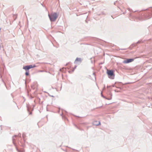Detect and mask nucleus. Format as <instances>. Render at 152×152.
<instances>
[{
  "label": "nucleus",
  "mask_w": 152,
  "mask_h": 152,
  "mask_svg": "<svg viewBox=\"0 0 152 152\" xmlns=\"http://www.w3.org/2000/svg\"><path fill=\"white\" fill-rule=\"evenodd\" d=\"M107 74L109 78L113 79V78L112 77V76H114L113 72L112 71L107 70Z\"/></svg>",
  "instance_id": "nucleus-2"
},
{
  "label": "nucleus",
  "mask_w": 152,
  "mask_h": 152,
  "mask_svg": "<svg viewBox=\"0 0 152 152\" xmlns=\"http://www.w3.org/2000/svg\"><path fill=\"white\" fill-rule=\"evenodd\" d=\"M19 152H24V151H19Z\"/></svg>",
  "instance_id": "nucleus-8"
},
{
  "label": "nucleus",
  "mask_w": 152,
  "mask_h": 152,
  "mask_svg": "<svg viewBox=\"0 0 152 152\" xmlns=\"http://www.w3.org/2000/svg\"><path fill=\"white\" fill-rule=\"evenodd\" d=\"M48 16L51 21H54L56 20L58 17V15L56 12H54L51 15L49 14Z\"/></svg>",
  "instance_id": "nucleus-1"
},
{
  "label": "nucleus",
  "mask_w": 152,
  "mask_h": 152,
  "mask_svg": "<svg viewBox=\"0 0 152 152\" xmlns=\"http://www.w3.org/2000/svg\"><path fill=\"white\" fill-rule=\"evenodd\" d=\"M78 61L80 62L81 61V59L80 58H77L75 60V61Z\"/></svg>",
  "instance_id": "nucleus-6"
},
{
  "label": "nucleus",
  "mask_w": 152,
  "mask_h": 152,
  "mask_svg": "<svg viewBox=\"0 0 152 152\" xmlns=\"http://www.w3.org/2000/svg\"><path fill=\"white\" fill-rule=\"evenodd\" d=\"M134 59H128L125 60H124L123 61V63L124 64L128 63L130 62H131L134 61Z\"/></svg>",
  "instance_id": "nucleus-4"
},
{
  "label": "nucleus",
  "mask_w": 152,
  "mask_h": 152,
  "mask_svg": "<svg viewBox=\"0 0 152 152\" xmlns=\"http://www.w3.org/2000/svg\"><path fill=\"white\" fill-rule=\"evenodd\" d=\"M100 124L99 121H95L93 123V124L94 125H98Z\"/></svg>",
  "instance_id": "nucleus-5"
},
{
  "label": "nucleus",
  "mask_w": 152,
  "mask_h": 152,
  "mask_svg": "<svg viewBox=\"0 0 152 152\" xmlns=\"http://www.w3.org/2000/svg\"><path fill=\"white\" fill-rule=\"evenodd\" d=\"M25 75L26 76L28 75H29V72L28 71H26L25 73Z\"/></svg>",
  "instance_id": "nucleus-7"
},
{
  "label": "nucleus",
  "mask_w": 152,
  "mask_h": 152,
  "mask_svg": "<svg viewBox=\"0 0 152 152\" xmlns=\"http://www.w3.org/2000/svg\"><path fill=\"white\" fill-rule=\"evenodd\" d=\"M76 66H75V68H76Z\"/></svg>",
  "instance_id": "nucleus-9"
},
{
  "label": "nucleus",
  "mask_w": 152,
  "mask_h": 152,
  "mask_svg": "<svg viewBox=\"0 0 152 152\" xmlns=\"http://www.w3.org/2000/svg\"><path fill=\"white\" fill-rule=\"evenodd\" d=\"M35 66L34 65L33 66L32 65H30L29 66H26L23 67V69H24L26 71H28L30 69L34 67Z\"/></svg>",
  "instance_id": "nucleus-3"
}]
</instances>
